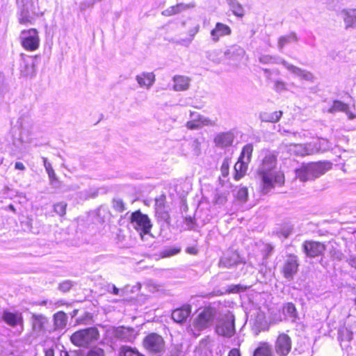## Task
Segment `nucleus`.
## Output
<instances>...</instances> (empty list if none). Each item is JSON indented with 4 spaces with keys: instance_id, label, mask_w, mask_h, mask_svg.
<instances>
[{
    "instance_id": "1",
    "label": "nucleus",
    "mask_w": 356,
    "mask_h": 356,
    "mask_svg": "<svg viewBox=\"0 0 356 356\" xmlns=\"http://www.w3.org/2000/svg\"><path fill=\"white\" fill-rule=\"evenodd\" d=\"M257 172L264 194L284 184L283 172L277 170V155L270 151L264 152Z\"/></svg>"
},
{
    "instance_id": "2",
    "label": "nucleus",
    "mask_w": 356,
    "mask_h": 356,
    "mask_svg": "<svg viewBox=\"0 0 356 356\" xmlns=\"http://www.w3.org/2000/svg\"><path fill=\"white\" fill-rule=\"evenodd\" d=\"M331 168L332 163L330 162L311 163L297 169L296 175L300 181H306L319 177Z\"/></svg>"
},
{
    "instance_id": "3",
    "label": "nucleus",
    "mask_w": 356,
    "mask_h": 356,
    "mask_svg": "<svg viewBox=\"0 0 356 356\" xmlns=\"http://www.w3.org/2000/svg\"><path fill=\"white\" fill-rule=\"evenodd\" d=\"M259 60L260 63L265 64L281 63L286 67V69H287L288 71H289L295 76L299 77L300 79L308 81H313L314 80V76L310 72L290 64L287 61L281 58L273 57L269 55H263L259 57Z\"/></svg>"
},
{
    "instance_id": "4",
    "label": "nucleus",
    "mask_w": 356,
    "mask_h": 356,
    "mask_svg": "<svg viewBox=\"0 0 356 356\" xmlns=\"http://www.w3.org/2000/svg\"><path fill=\"white\" fill-rule=\"evenodd\" d=\"M98 330L95 327H88L76 331L71 336L73 344L79 347H88L97 340Z\"/></svg>"
},
{
    "instance_id": "5",
    "label": "nucleus",
    "mask_w": 356,
    "mask_h": 356,
    "mask_svg": "<svg viewBox=\"0 0 356 356\" xmlns=\"http://www.w3.org/2000/svg\"><path fill=\"white\" fill-rule=\"evenodd\" d=\"M235 318L230 312L225 314L218 321L216 332L222 337L230 338L235 334Z\"/></svg>"
},
{
    "instance_id": "6",
    "label": "nucleus",
    "mask_w": 356,
    "mask_h": 356,
    "mask_svg": "<svg viewBox=\"0 0 356 356\" xmlns=\"http://www.w3.org/2000/svg\"><path fill=\"white\" fill-rule=\"evenodd\" d=\"M20 40L22 46L27 51H35L40 46V38L35 29L22 31Z\"/></svg>"
},
{
    "instance_id": "7",
    "label": "nucleus",
    "mask_w": 356,
    "mask_h": 356,
    "mask_svg": "<svg viewBox=\"0 0 356 356\" xmlns=\"http://www.w3.org/2000/svg\"><path fill=\"white\" fill-rule=\"evenodd\" d=\"M131 226L140 232V234H147L149 233L152 228V224L147 215L143 214L140 211L131 213Z\"/></svg>"
},
{
    "instance_id": "8",
    "label": "nucleus",
    "mask_w": 356,
    "mask_h": 356,
    "mask_svg": "<svg viewBox=\"0 0 356 356\" xmlns=\"http://www.w3.org/2000/svg\"><path fill=\"white\" fill-rule=\"evenodd\" d=\"M216 314V309L214 307H206L195 319L193 326L198 330L208 327L213 322Z\"/></svg>"
},
{
    "instance_id": "9",
    "label": "nucleus",
    "mask_w": 356,
    "mask_h": 356,
    "mask_svg": "<svg viewBox=\"0 0 356 356\" xmlns=\"http://www.w3.org/2000/svg\"><path fill=\"white\" fill-rule=\"evenodd\" d=\"M1 318L3 322L10 327L17 328L19 332L22 331L24 319L20 312L5 309L2 313Z\"/></svg>"
},
{
    "instance_id": "10",
    "label": "nucleus",
    "mask_w": 356,
    "mask_h": 356,
    "mask_svg": "<svg viewBox=\"0 0 356 356\" xmlns=\"http://www.w3.org/2000/svg\"><path fill=\"white\" fill-rule=\"evenodd\" d=\"M145 348L152 353H160L164 350V341L163 338L155 333L149 334L143 341Z\"/></svg>"
},
{
    "instance_id": "11",
    "label": "nucleus",
    "mask_w": 356,
    "mask_h": 356,
    "mask_svg": "<svg viewBox=\"0 0 356 356\" xmlns=\"http://www.w3.org/2000/svg\"><path fill=\"white\" fill-rule=\"evenodd\" d=\"M191 120L186 122V127L188 129L194 130L202 128L204 126H214L215 122L209 118L201 115L197 112H191Z\"/></svg>"
},
{
    "instance_id": "12",
    "label": "nucleus",
    "mask_w": 356,
    "mask_h": 356,
    "mask_svg": "<svg viewBox=\"0 0 356 356\" xmlns=\"http://www.w3.org/2000/svg\"><path fill=\"white\" fill-rule=\"evenodd\" d=\"M302 249L307 257L314 258L323 254L325 245L318 241H306L302 244Z\"/></svg>"
},
{
    "instance_id": "13",
    "label": "nucleus",
    "mask_w": 356,
    "mask_h": 356,
    "mask_svg": "<svg viewBox=\"0 0 356 356\" xmlns=\"http://www.w3.org/2000/svg\"><path fill=\"white\" fill-rule=\"evenodd\" d=\"M299 264L296 255L290 254L284 261L282 268L284 277L288 280H292L298 272Z\"/></svg>"
},
{
    "instance_id": "14",
    "label": "nucleus",
    "mask_w": 356,
    "mask_h": 356,
    "mask_svg": "<svg viewBox=\"0 0 356 356\" xmlns=\"http://www.w3.org/2000/svg\"><path fill=\"white\" fill-rule=\"evenodd\" d=\"M19 70L22 76L32 77L35 74V62L33 57L21 54Z\"/></svg>"
},
{
    "instance_id": "15",
    "label": "nucleus",
    "mask_w": 356,
    "mask_h": 356,
    "mask_svg": "<svg viewBox=\"0 0 356 356\" xmlns=\"http://www.w3.org/2000/svg\"><path fill=\"white\" fill-rule=\"evenodd\" d=\"M283 145L288 147V150L291 153H293L298 156H306L315 154V149H312V143H307V144H299V143H291V144H284L282 143Z\"/></svg>"
},
{
    "instance_id": "16",
    "label": "nucleus",
    "mask_w": 356,
    "mask_h": 356,
    "mask_svg": "<svg viewBox=\"0 0 356 356\" xmlns=\"http://www.w3.org/2000/svg\"><path fill=\"white\" fill-rule=\"evenodd\" d=\"M291 349V341L286 334H280L275 343V350L280 356H286Z\"/></svg>"
},
{
    "instance_id": "17",
    "label": "nucleus",
    "mask_w": 356,
    "mask_h": 356,
    "mask_svg": "<svg viewBox=\"0 0 356 356\" xmlns=\"http://www.w3.org/2000/svg\"><path fill=\"white\" fill-rule=\"evenodd\" d=\"M234 139V134L232 131L221 132L214 138V143L219 147H227L231 146Z\"/></svg>"
},
{
    "instance_id": "18",
    "label": "nucleus",
    "mask_w": 356,
    "mask_h": 356,
    "mask_svg": "<svg viewBox=\"0 0 356 356\" xmlns=\"http://www.w3.org/2000/svg\"><path fill=\"white\" fill-rule=\"evenodd\" d=\"M112 337L124 341H131L133 338L134 330L125 327H113L111 331Z\"/></svg>"
},
{
    "instance_id": "19",
    "label": "nucleus",
    "mask_w": 356,
    "mask_h": 356,
    "mask_svg": "<svg viewBox=\"0 0 356 356\" xmlns=\"http://www.w3.org/2000/svg\"><path fill=\"white\" fill-rule=\"evenodd\" d=\"M191 312L190 305H184L181 308L175 309L172 312V318L178 323H184L189 316Z\"/></svg>"
},
{
    "instance_id": "20",
    "label": "nucleus",
    "mask_w": 356,
    "mask_h": 356,
    "mask_svg": "<svg viewBox=\"0 0 356 356\" xmlns=\"http://www.w3.org/2000/svg\"><path fill=\"white\" fill-rule=\"evenodd\" d=\"M230 33V27L220 22H218L216 27L211 31V35L214 42H217L220 37L229 35Z\"/></svg>"
},
{
    "instance_id": "21",
    "label": "nucleus",
    "mask_w": 356,
    "mask_h": 356,
    "mask_svg": "<svg viewBox=\"0 0 356 356\" xmlns=\"http://www.w3.org/2000/svg\"><path fill=\"white\" fill-rule=\"evenodd\" d=\"M346 28L356 27V9H343L341 11Z\"/></svg>"
},
{
    "instance_id": "22",
    "label": "nucleus",
    "mask_w": 356,
    "mask_h": 356,
    "mask_svg": "<svg viewBox=\"0 0 356 356\" xmlns=\"http://www.w3.org/2000/svg\"><path fill=\"white\" fill-rule=\"evenodd\" d=\"M136 79L140 87L149 89L155 81V75L152 72H143L137 75Z\"/></svg>"
},
{
    "instance_id": "23",
    "label": "nucleus",
    "mask_w": 356,
    "mask_h": 356,
    "mask_svg": "<svg viewBox=\"0 0 356 356\" xmlns=\"http://www.w3.org/2000/svg\"><path fill=\"white\" fill-rule=\"evenodd\" d=\"M239 262V256L236 252H227L220 260L219 265L221 267L231 268Z\"/></svg>"
},
{
    "instance_id": "24",
    "label": "nucleus",
    "mask_w": 356,
    "mask_h": 356,
    "mask_svg": "<svg viewBox=\"0 0 356 356\" xmlns=\"http://www.w3.org/2000/svg\"><path fill=\"white\" fill-rule=\"evenodd\" d=\"M31 322L34 331L41 332L44 330L48 319L44 315L33 314L31 316Z\"/></svg>"
},
{
    "instance_id": "25",
    "label": "nucleus",
    "mask_w": 356,
    "mask_h": 356,
    "mask_svg": "<svg viewBox=\"0 0 356 356\" xmlns=\"http://www.w3.org/2000/svg\"><path fill=\"white\" fill-rule=\"evenodd\" d=\"M245 50L238 45H233L230 47L225 52V55L227 58L235 60H241L245 56Z\"/></svg>"
},
{
    "instance_id": "26",
    "label": "nucleus",
    "mask_w": 356,
    "mask_h": 356,
    "mask_svg": "<svg viewBox=\"0 0 356 356\" xmlns=\"http://www.w3.org/2000/svg\"><path fill=\"white\" fill-rule=\"evenodd\" d=\"M328 113H334L336 112H344L348 116V118L353 119L355 116L349 112V106L348 104L339 101L335 100L333 102L332 106L328 109Z\"/></svg>"
},
{
    "instance_id": "27",
    "label": "nucleus",
    "mask_w": 356,
    "mask_h": 356,
    "mask_svg": "<svg viewBox=\"0 0 356 356\" xmlns=\"http://www.w3.org/2000/svg\"><path fill=\"white\" fill-rule=\"evenodd\" d=\"M248 163L249 162L238 159V161L234 165V179L236 180H239L245 175L248 169Z\"/></svg>"
},
{
    "instance_id": "28",
    "label": "nucleus",
    "mask_w": 356,
    "mask_h": 356,
    "mask_svg": "<svg viewBox=\"0 0 356 356\" xmlns=\"http://www.w3.org/2000/svg\"><path fill=\"white\" fill-rule=\"evenodd\" d=\"M174 89L176 91H182L187 90L189 87L190 79L184 76H175L173 78Z\"/></svg>"
},
{
    "instance_id": "29",
    "label": "nucleus",
    "mask_w": 356,
    "mask_h": 356,
    "mask_svg": "<svg viewBox=\"0 0 356 356\" xmlns=\"http://www.w3.org/2000/svg\"><path fill=\"white\" fill-rule=\"evenodd\" d=\"M56 330H63L67 325V316L63 312H58L54 315Z\"/></svg>"
},
{
    "instance_id": "30",
    "label": "nucleus",
    "mask_w": 356,
    "mask_h": 356,
    "mask_svg": "<svg viewBox=\"0 0 356 356\" xmlns=\"http://www.w3.org/2000/svg\"><path fill=\"white\" fill-rule=\"evenodd\" d=\"M282 115V111H274L273 113L264 112L259 115V119L262 122H277Z\"/></svg>"
},
{
    "instance_id": "31",
    "label": "nucleus",
    "mask_w": 356,
    "mask_h": 356,
    "mask_svg": "<svg viewBox=\"0 0 356 356\" xmlns=\"http://www.w3.org/2000/svg\"><path fill=\"white\" fill-rule=\"evenodd\" d=\"M188 8H190L189 5H186L184 3H178L176 6H170V7L168 8L167 9L163 10L161 14L163 16L170 17L173 15L178 14V13H181V11L188 9Z\"/></svg>"
},
{
    "instance_id": "32",
    "label": "nucleus",
    "mask_w": 356,
    "mask_h": 356,
    "mask_svg": "<svg viewBox=\"0 0 356 356\" xmlns=\"http://www.w3.org/2000/svg\"><path fill=\"white\" fill-rule=\"evenodd\" d=\"M298 37L295 33H291L289 35L281 36L278 40V47L282 49L285 45L293 42H297Z\"/></svg>"
},
{
    "instance_id": "33",
    "label": "nucleus",
    "mask_w": 356,
    "mask_h": 356,
    "mask_svg": "<svg viewBox=\"0 0 356 356\" xmlns=\"http://www.w3.org/2000/svg\"><path fill=\"white\" fill-rule=\"evenodd\" d=\"M253 356H273L272 349L268 343H261L254 350Z\"/></svg>"
},
{
    "instance_id": "34",
    "label": "nucleus",
    "mask_w": 356,
    "mask_h": 356,
    "mask_svg": "<svg viewBox=\"0 0 356 356\" xmlns=\"http://www.w3.org/2000/svg\"><path fill=\"white\" fill-rule=\"evenodd\" d=\"M18 20L21 24H32L33 22V17L31 15L28 9L24 8L19 15Z\"/></svg>"
},
{
    "instance_id": "35",
    "label": "nucleus",
    "mask_w": 356,
    "mask_h": 356,
    "mask_svg": "<svg viewBox=\"0 0 356 356\" xmlns=\"http://www.w3.org/2000/svg\"><path fill=\"white\" fill-rule=\"evenodd\" d=\"M312 143V148L316 149L315 153H317L321 151H326L327 149H329L331 147L328 140L324 138L319 139L317 142Z\"/></svg>"
},
{
    "instance_id": "36",
    "label": "nucleus",
    "mask_w": 356,
    "mask_h": 356,
    "mask_svg": "<svg viewBox=\"0 0 356 356\" xmlns=\"http://www.w3.org/2000/svg\"><path fill=\"white\" fill-rule=\"evenodd\" d=\"M293 229V227L290 223L282 225L280 228L276 231V234L279 236H283L286 238L291 235Z\"/></svg>"
},
{
    "instance_id": "37",
    "label": "nucleus",
    "mask_w": 356,
    "mask_h": 356,
    "mask_svg": "<svg viewBox=\"0 0 356 356\" xmlns=\"http://www.w3.org/2000/svg\"><path fill=\"white\" fill-rule=\"evenodd\" d=\"M120 356H143L138 351L134 348L130 346H124L120 348Z\"/></svg>"
},
{
    "instance_id": "38",
    "label": "nucleus",
    "mask_w": 356,
    "mask_h": 356,
    "mask_svg": "<svg viewBox=\"0 0 356 356\" xmlns=\"http://www.w3.org/2000/svg\"><path fill=\"white\" fill-rule=\"evenodd\" d=\"M60 356H83V355L78 354L76 352L68 353L67 351H62ZM87 356H104V352L102 349L90 350Z\"/></svg>"
},
{
    "instance_id": "39",
    "label": "nucleus",
    "mask_w": 356,
    "mask_h": 356,
    "mask_svg": "<svg viewBox=\"0 0 356 356\" xmlns=\"http://www.w3.org/2000/svg\"><path fill=\"white\" fill-rule=\"evenodd\" d=\"M283 312L285 315L291 318L293 321L297 318V311L295 305L291 302H288L283 308Z\"/></svg>"
},
{
    "instance_id": "40",
    "label": "nucleus",
    "mask_w": 356,
    "mask_h": 356,
    "mask_svg": "<svg viewBox=\"0 0 356 356\" xmlns=\"http://www.w3.org/2000/svg\"><path fill=\"white\" fill-rule=\"evenodd\" d=\"M253 151V145L252 144H247L245 145L242 149L241 156L238 159L242 160H245L248 162L250 161V159L252 156V153Z\"/></svg>"
},
{
    "instance_id": "41",
    "label": "nucleus",
    "mask_w": 356,
    "mask_h": 356,
    "mask_svg": "<svg viewBox=\"0 0 356 356\" xmlns=\"http://www.w3.org/2000/svg\"><path fill=\"white\" fill-rule=\"evenodd\" d=\"M42 159L46 172L48 174L51 182H52L54 180L56 179V173L51 166V164L47 161V159L45 157H42Z\"/></svg>"
},
{
    "instance_id": "42",
    "label": "nucleus",
    "mask_w": 356,
    "mask_h": 356,
    "mask_svg": "<svg viewBox=\"0 0 356 356\" xmlns=\"http://www.w3.org/2000/svg\"><path fill=\"white\" fill-rule=\"evenodd\" d=\"M181 251L180 248L178 247H170L164 249L161 252V255L162 257H168L173 256L177 253H179Z\"/></svg>"
},
{
    "instance_id": "43",
    "label": "nucleus",
    "mask_w": 356,
    "mask_h": 356,
    "mask_svg": "<svg viewBox=\"0 0 356 356\" xmlns=\"http://www.w3.org/2000/svg\"><path fill=\"white\" fill-rule=\"evenodd\" d=\"M190 146L191 150L193 152V155L199 156L201 154V143L198 139L195 138L191 141L190 143Z\"/></svg>"
},
{
    "instance_id": "44",
    "label": "nucleus",
    "mask_w": 356,
    "mask_h": 356,
    "mask_svg": "<svg viewBox=\"0 0 356 356\" xmlns=\"http://www.w3.org/2000/svg\"><path fill=\"white\" fill-rule=\"evenodd\" d=\"M66 207L67 204L65 202H61L54 205V210L60 216H63L65 215Z\"/></svg>"
},
{
    "instance_id": "45",
    "label": "nucleus",
    "mask_w": 356,
    "mask_h": 356,
    "mask_svg": "<svg viewBox=\"0 0 356 356\" xmlns=\"http://www.w3.org/2000/svg\"><path fill=\"white\" fill-rule=\"evenodd\" d=\"M248 197V189L245 187L240 188L236 193V198L241 202L247 201Z\"/></svg>"
},
{
    "instance_id": "46",
    "label": "nucleus",
    "mask_w": 356,
    "mask_h": 356,
    "mask_svg": "<svg viewBox=\"0 0 356 356\" xmlns=\"http://www.w3.org/2000/svg\"><path fill=\"white\" fill-rule=\"evenodd\" d=\"M233 14L237 17H242L244 15V10L241 4L237 1L235 5L230 8Z\"/></svg>"
},
{
    "instance_id": "47",
    "label": "nucleus",
    "mask_w": 356,
    "mask_h": 356,
    "mask_svg": "<svg viewBox=\"0 0 356 356\" xmlns=\"http://www.w3.org/2000/svg\"><path fill=\"white\" fill-rule=\"evenodd\" d=\"M227 200V196L225 193H216L213 197V202L217 205H223Z\"/></svg>"
},
{
    "instance_id": "48",
    "label": "nucleus",
    "mask_w": 356,
    "mask_h": 356,
    "mask_svg": "<svg viewBox=\"0 0 356 356\" xmlns=\"http://www.w3.org/2000/svg\"><path fill=\"white\" fill-rule=\"evenodd\" d=\"M113 207L118 212H122L125 210V206L121 199H114L113 201Z\"/></svg>"
},
{
    "instance_id": "49",
    "label": "nucleus",
    "mask_w": 356,
    "mask_h": 356,
    "mask_svg": "<svg viewBox=\"0 0 356 356\" xmlns=\"http://www.w3.org/2000/svg\"><path fill=\"white\" fill-rule=\"evenodd\" d=\"M229 161L228 159H225L220 167L221 175L223 177H227L229 175Z\"/></svg>"
},
{
    "instance_id": "50",
    "label": "nucleus",
    "mask_w": 356,
    "mask_h": 356,
    "mask_svg": "<svg viewBox=\"0 0 356 356\" xmlns=\"http://www.w3.org/2000/svg\"><path fill=\"white\" fill-rule=\"evenodd\" d=\"M330 256L334 260L337 261H342L346 257L341 251L336 249H333L330 251Z\"/></svg>"
},
{
    "instance_id": "51",
    "label": "nucleus",
    "mask_w": 356,
    "mask_h": 356,
    "mask_svg": "<svg viewBox=\"0 0 356 356\" xmlns=\"http://www.w3.org/2000/svg\"><path fill=\"white\" fill-rule=\"evenodd\" d=\"M165 197L163 195L160 196L159 198L155 200V210L160 211L161 209H164Z\"/></svg>"
},
{
    "instance_id": "52",
    "label": "nucleus",
    "mask_w": 356,
    "mask_h": 356,
    "mask_svg": "<svg viewBox=\"0 0 356 356\" xmlns=\"http://www.w3.org/2000/svg\"><path fill=\"white\" fill-rule=\"evenodd\" d=\"M108 291L114 295H123V291L118 289L114 284L108 286Z\"/></svg>"
},
{
    "instance_id": "53",
    "label": "nucleus",
    "mask_w": 356,
    "mask_h": 356,
    "mask_svg": "<svg viewBox=\"0 0 356 356\" xmlns=\"http://www.w3.org/2000/svg\"><path fill=\"white\" fill-rule=\"evenodd\" d=\"M156 213L165 221H167L169 219V215L165 208L160 209V211H156Z\"/></svg>"
},
{
    "instance_id": "54",
    "label": "nucleus",
    "mask_w": 356,
    "mask_h": 356,
    "mask_svg": "<svg viewBox=\"0 0 356 356\" xmlns=\"http://www.w3.org/2000/svg\"><path fill=\"white\" fill-rule=\"evenodd\" d=\"M275 90L278 92L285 90V83L282 81L277 80L275 82Z\"/></svg>"
},
{
    "instance_id": "55",
    "label": "nucleus",
    "mask_w": 356,
    "mask_h": 356,
    "mask_svg": "<svg viewBox=\"0 0 356 356\" xmlns=\"http://www.w3.org/2000/svg\"><path fill=\"white\" fill-rule=\"evenodd\" d=\"M71 287H72V284L69 281L63 282L59 286L60 290H61L64 292L69 291L71 289Z\"/></svg>"
},
{
    "instance_id": "56",
    "label": "nucleus",
    "mask_w": 356,
    "mask_h": 356,
    "mask_svg": "<svg viewBox=\"0 0 356 356\" xmlns=\"http://www.w3.org/2000/svg\"><path fill=\"white\" fill-rule=\"evenodd\" d=\"M339 334H343L346 339L348 341H350L352 339L353 333L346 329L345 330L340 331Z\"/></svg>"
},
{
    "instance_id": "57",
    "label": "nucleus",
    "mask_w": 356,
    "mask_h": 356,
    "mask_svg": "<svg viewBox=\"0 0 356 356\" xmlns=\"http://www.w3.org/2000/svg\"><path fill=\"white\" fill-rule=\"evenodd\" d=\"M192 38H187V39H181V40H179L177 42V44H181V45H184V46H186V47H188L189 46V44L191 43L192 42Z\"/></svg>"
},
{
    "instance_id": "58",
    "label": "nucleus",
    "mask_w": 356,
    "mask_h": 356,
    "mask_svg": "<svg viewBox=\"0 0 356 356\" xmlns=\"http://www.w3.org/2000/svg\"><path fill=\"white\" fill-rule=\"evenodd\" d=\"M347 262L351 267L356 268V256H350Z\"/></svg>"
},
{
    "instance_id": "59",
    "label": "nucleus",
    "mask_w": 356,
    "mask_h": 356,
    "mask_svg": "<svg viewBox=\"0 0 356 356\" xmlns=\"http://www.w3.org/2000/svg\"><path fill=\"white\" fill-rule=\"evenodd\" d=\"M199 31V25H196L195 26H194L193 29H191L189 31H188V34L189 35L191 36V38H193V37L195 36V34H197V33Z\"/></svg>"
},
{
    "instance_id": "60",
    "label": "nucleus",
    "mask_w": 356,
    "mask_h": 356,
    "mask_svg": "<svg viewBox=\"0 0 356 356\" xmlns=\"http://www.w3.org/2000/svg\"><path fill=\"white\" fill-rule=\"evenodd\" d=\"M28 120H29V118H27V117H21L19 119V123L20 124V126L22 127V128L24 129L26 127V121H28Z\"/></svg>"
},
{
    "instance_id": "61",
    "label": "nucleus",
    "mask_w": 356,
    "mask_h": 356,
    "mask_svg": "<svg viewBox=\"0 0 356 356\" xmlns=\"http://www.w3.org/2000/svg\"><path fill=\"white\" fill-rule=\"evenodd\" d=\"M228 356H241V353L238 348H232L229 352Z\"/></svg>"
},
{
    "instance_id": "62",
    "label": "nucleus",
    "mask_w": 356,
    "mask_h": 356,
    "mask_svg": "<svg viewBox=\"0 0 356 356\" xmlns=\"http://www.w3.org/2000/svg\"><path fill=\"white\" fill-rule=\"evenodd\" d=\"M185 222L188 227V229H192L193 228V220L191 217H186L185 218Z\"/></svg>"
},
{
    "instance_id": "63",
    "label": "nucleus",
    "mask_w": 356,
    "mask_h": 356,
    "mask_svg": "<svg viewBox=\"0 0 356 356\" xmlns=\"http://www.w3.org/2000/svg\"><path fill=\"white\" fill-rule=\"evenodd\" d=\"M15 168L17 170H24L25 166L22 162H16L15 164Z\"/></svg>"
},
{
    "instance_id": "64",
    "label": "nucleus",
    "mask_w": 356,
    "mask_h": 356,
    "mask_svg": "<svg viewBox=\"0 0 356 356\" xmlns=\"http://www.w3.org/2000/svg\"><path fill=\"white\" fill-rule=\"evenodd\" d=\"M44 356H54L53 348H47L44 350Z\"/></svg>"
}]
</instances>
